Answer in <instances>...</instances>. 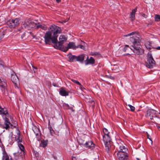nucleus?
Masks as SVG:
<instances>
[{"label":"nucleus","mask_w":160,"mask_h":160,"mask_svg":"<svg viewBox=\"0 0 160 160\" xmlns=\"http://www.w3.org/2000/svg\"><path fill=\"white\" fill-rule=\"evenodd\" d=\"M109 78L111 79H114V78L113 76H110Z\"/></svg>","instance_id":"nucleus-46"},{"label":"nucleus","mask_w":160,"mask_h":160,"mask_svg":"<svg viewBox=\"0 0 160 160\" xmlns=\"http://www.w3.org/2000/svg\"><path fill=\"white\" fill-rule=\"evenodd\" d=\"M156 49L157 50H160V47H157Z\"/></svg>","instance_id":"nucleus-49"},{"label":"nucleus","mask_w":160,"mask_h":160,"mask_svg":"<svg viewBox=\"0 0 160 160\" xmlns=\"http://www.w3.org/2000/svg\"><path fill=\"white\" fill-rule=\"evenodd\" d=\"M134 36L130 38V41L133 43V45L130 48L133 52L137 55H141L144 53V51L141 48L140 42V38L137 36Z\"/></svg>","instance_id":"nucleus-2"},{"label":"nucleus","mask_w":160,"mask_h":160,"mask_svg":"<svg viewBox=\"0 0 160 160\" xmlns=\"http://www.w3.org/2000/svg\"><path fill=\"white\" fill-rule=\"evenodd\" d=\"M69 109L71 110L72 111H74V110L73 109V108L72 107H70L69 108Z\"/></svg>","instance_id":"nucleus-45"},{"label":"nucleus","mask_w":160,"mask_h":160,"mask_svg":"<svg viewBox=\"0 0 160 160\" xmlns=\"http://www.w3.org/2000/svg\"><path fill=\"white\" fill-rule=\"evenodd\" d=\"M76 83V84H78V85H79L80 86V89H81V90H82L83 89H85L81 85V84L80 83V82L77 81L76 82V83Z\"/></svg>","instance_id":"nucleus-30"},{"label":"nucleus","mask_w":160,"mask_h":160,"mask_svg":"<svg viewBox=\"0 0 160 160\" xmlns=\"http://www.w3.org/2000/svg\"><path fill=\"white\" fill-rule=\"evenodd\" d=\"M103 139L104 142L111 141L110 135H103Z\"/></svg>","instance_id":"nucleus-16"},{"label":"nucleus","mask_w":160,"mask_h":160,"mask_svg":"<svg viewBox=\"0 0 160 160\" xmlns=\"http://www.w3.org/2000/svg\"><path fill=\"white\" fill-rule=\"evenodd\" d=\"M95 60L92 57H91L89 59H88V57H87L86 60L85 64L87 65L90 64H93L94 63Z\"/></svg>","instance_id":"nucleus-14"},{"label":"nucleus","mask_w":160,"mask_h":160,"mask_svg":"<svg viewBox=\"0 0 160 160\" xmlns=\"http://www.w3.org/2000/svg\"><path fill=\"white\" fill-rule=\"evenodd\" d=\"M105 145L106 150L107 152H108L111 148V141L104 142Z\"/></svg>","instance_id":"nucleus-18"},{"label":"nucleus","mask_w":160,"mask_h":160,"mask_svg":"<svg viewBox=\"0 0 160 160\" xmlns=\"http://www.w3.org/2000/svg\"><path fill=\"white\" fill-rule=\"evenodd\" d=\"M90 54L92 56H97L98 57H99L100 56V54L98 52H91Z\"/></svg>","instance_id":"nucleus-29"},{"label":"nucleus","mask_w":160,"mask_h":160,"mask_svg":"<svg viewBox=\"0 0 160 160\" xmlns=\"http://www.w3.org/2000/svg\"><path fill=\"white\" fill-rule=\"evenodd\" d=\"M145 46L148 49H151L150 46L148 43H146L145 44Z\"/></svg>","instance_id":"nucleus-33"},{"label":"nucleus","mask_w":160,"mask_h":160,"mask_svg":"<svg viewBox=\"0 0 160 160\" xmlns=\"http://www.w3.org/2000/svg\"><path fill=\"white\" fill-rule=\"evenodd\" d=\"M11 80L14 83L15 89H19V79L16 73L13 72L11 74Z\"/></svg>","instance_id":"nucleus-6"},{"label":"nucleus","mask_w":160,"mask_h":160,"mask_svg":"<svg viewBox=\"0 0 160 160\" xmlns=\"http://www.w3.org/2000/svg\"><path fill=\"white\" fill-rule=\"evenodd\" d=\"M128 106L129 107V108L130 109V110L132 112H134L135 111V108L133 106L131 105L130 104L128 105Z\"/></svg>","instance_id":"nucleus-31"},{"label":"nucleus","mask_w":160,"mask_h":160,"mask_svg":"<svg viewBox=\"0 0 160 160\" xmlns=\"http://www.w3.org/2000/svg\"><path fill=\"white\" fill-rule=\"evenodd\" d=\"M60 48H55L56 49H59L60 50H61L62 51L64 52H66L68 49V47H64L63 45H62L61 47H60Z\"/></svg>","instance_id":"nucleus-19"},{"label":"nucleus","mask_w":160,"mask_h":160,"mask_svg":"<svg viewBox=\"0 0 160 160\" xmlns=\"http://www.w3.org/2000/svg\"><path fill=\"white\" fill-rule=\"evenodd\" d=\"M59 90H64V89H63V88H60V89H59Z\"/></svg>","instance_id":"nucleus-53"},{"label":"nucleus","mask_w":160,"mask_h":160,"mask_svg":"<svg viewBox=\"0 0 160 160\" xmlns=\"http://www.w3.org/2000/svg\"><path fill=\"white\" fill-rule=\"evenodd\" d=\"M68 47L69 48H72L73 49H75L76 48V47L75 46V43L72 42H69L68 44Z\"/></svg>","instance_id":"nucleus-21"},{"label":"nucleus","mask_w":160,"mask_h":160,"mask_svg":"<svg viewBox=\"0 0 160 160\" xmlns=\"http://www.w3.org/2000/svg\"><path fill=\"white\" fill-rule=\"evenodd\" d=\"M158 113H157V114L155 115H154V117H154V118H159L160 119V118L159 117H158Z\"/></svg>","instance_id":"nucleus-40"},{"label":"nucleus","mask_w":160,"mask_h":160,"mask_svg":"<svg viewBox=\"0 0 160 160\" xmlns=\"http://www.w3.org/2000/svg\"><path fill=\"white\" fill-rule=\"evenodd\" d=\"M149 138L150 140H151L150 138Z\"/></svg>","instance_id":"nucleus-55"},{"label":"nucleus","mask_w":160,"mask_h":160,"mask_svg":"<svg viewBox=\"0 0 160 160\" xmlns=\"http://www.w3.org/2000/svg\"><path fill=\"white\" fill-rule=\"evenodd\" d=\"M70 62H74L76 61L77 56H72L69 57Z\"/></svg>","instance_id":"nucleus-24"},{"label":"nucleus","mask_w":160,"mask_h":160,"mask_svg":"<svg viewBox=\"0 0 160 160\" xmlns=\"http://www.w3.org/2000/svg\"><path fill=\"white\" fill-rule=\"evenodd\" d=\"M56 0L57 2L58 3H59L61 1V0Z\"/></svg>","instance_id":"nucleus-51"},{"label":"nucleus","mask_w":160,"mask_h":160,"mask_svg":"<svg viewBox=\"0 0 160 160\" xmlns=\"http://www.w3.org/2000/svg\"><path fill=\"white\" fill-rule=\"evenodd\" d=\"M118 152L125 153L127 152L128 151L127 148H126L123 145H120L119 146V148L118 150Z\"/></svg>","instance_id":"nucleus-12"},{"label":"nucleus","mask_w":160,"mask_h":160,"mask_svg":"<svg viewBox=\"0 0 160 160\" xmlns=\"http://www.w3.org/2000/svg\"><path fill=\"white\" fill-rule=\"evenodd\" d=\"M17 135L18 138H17L16 137L14 140L15 141H18V144L19 143H20L22 142V139H20V132L18 128H17Z\"/></svg>","instance_id":"nucleus-11"},{"label":"nucleus","mask_w":160,"mask_h":160,"mask_svg":"<svg viewBox=\"0 0 160 160\" xmlns=\"http://www.w3.org/2000/svg\"><path fill=\"white\" fill-rule=\"evenodd\" d=\"M53 85L54 86H55V85H54V84H53Z\"/></svg>","instance_id":"nucleus-56"},{"label":"nucleus","mask_w":160,"mask_h":160,"mask_svg":"<svg viewBox=\"0 0 160 160\" xmlns=\"http://www.w3.org/2000/svg\"><path fill=\"white\" fill-rule=\"evenodd\" d=\"M50 29L46 32L44 37L46 44H50L52 42L54 44V48L61 47L62 45L66 42L67 38L64 35H61L59 37V41H58V34L61 33V28L55 25H52Z\"/></svg>","instance_id":"nucleus-1"},{"label":"nucleus","mask_w":160,"mask_h":160,"mask_svg":"<svg viewBox=\"0 0 160 160\" xmlns=\"http://www.w3.org/2000/svg\"><path fill=\"white\" fill-rule=\"evenodd\" d=\"M32 67L33 68H34L33 66H32Z\"/></svg>","instance_id":"nucleus-57"},{"label":"nucleus","mask_w":160,"mask_h":160,"mask_svg":"<svg viewBox=\"0 0 160 160\" xmlns=\"http://www.w3.org/2000/svg\"><path fill=\"white\" fill-rule=\"evenodd\" d=\"M135 33V32H132L130 33L129 34H128V35H126V36L127 37L128 36L131 35H133Z\"/></svg>","instance_id":"nucleus-39"},{"label":"nucleus","mask_w":160,"mask_h":160,"mask_svg":"<svg viewBox=\"0 0 160 160\" xmlns=\"http://www.w3.org/2000/svg\"><path fill=\"white\" fill-rule=\"evenodd\" d=\"M72 160H77L76 158L74 156H72Z\"/></svg>","instance_id":"nucleus-43"},{"label":"nucleus","mask_w":160,"mask_h":160,"mask_svg":"<svg viewBox=\"0 0 160 160\" xmlns=\"http://www.w3.org/2000/svg\"><path fill=\"white\" fill-rule=\"evenodd\" d=\"M142 16L145 18H147V16L145 15V14L143 13L142 14Z\"/></svg>","instance_id":"nucleus-42"},{"label":"nucleus","mask_w":160,"mask_h":160,"mask_svg":"<svg viewBox=\"0 0 160 160\" xmlns=\"http://www.w3.org/2000/svg\"><path fill=\"white\" fill-rule=\"evenodd\" d=\"M83 146L86 148H88L91 149H93L95 147V145L93 142L91 141L86 142Z\"/></svg>","instance_id":"nucleus-9"},{"label":"nucleus","mask_w":160,"mask_h":160,"mask_svg":"<svg viewBox=\"0 0 160 160\" xmlns=\"http://www.w3.org/2000/svg\"><path fill=\"white\" fill-rule=\"evenodd\" d=\"M154 19L156 21L158 22L160 21V15L156 14L155 16Z\"/></svg>","instance_id":"nucleus-26"},{"label":"nucleus","mask_w":160,"mask_h":160,"mask_svg":"<svg viewBox=\"0 0 160 160\" xmlns=\"http://www.w3.org/2000/svg\"><path fill=\"white\" fill-rule=\"evenodd\" d=\"M48 127L49 126H51V125H50V120H48Z\"/></svg>","instance_id":"nucleus-48"},{"label":"nucleus","mask_w":160,"mask_h":160,"mask_svg":"<svg viewBox=\"0 0 160 160\" xmlns=\"http://www.w3.org/2000/svg\"><path fill=\"white\" fill-rule=\"evenodd\" d=\"M14 126H13L14 127V128H16V127L17 126L18 124H17V123H15L14 124Z\"/></svg>","instance_id":"nucleus-44"},{"label":"nucleus","mask_w":160,"mask_h":160,"mask_svg":"<svg viewBox=\"0 0 160 160\" xmlns=\"http://www.w3.org/2000/svg\"><path fill=\"white\" fill-rule=\"evenodd\" d=\"M48 128L49 130L50 134L51 135H52L53 134H54L55 132L54 130H53L52 127V126H49L48 127Z\"/></svg>","instance_id":"nucleus-28"},{"label":"nucleus","mask_w":160,"mask_h":160,"mask_svg":"<svg viewBox=\"0 0 160 160\" xmlns=\"http://www.w3.org/2000/svg\"><path fill=\"white\" fill-rule=\"evenodd\" d=\"M157 112L153 109H148L147 112V114L146 117H147L150 118V119L151 120H153L154 115L157 114Z\"/></svg>","instance_id":"nucleus-7"},{"label":"nucleus","mask_w":160,"mask_h":160,"mask_svg":"<svg viewBox=\"0 0 160 160\" xmlns=\"http://www.w3.org/2000/svg\"><path fill=\"white\" fill-rule=\"evenodd\" d=\"M82 140L80 139V140H79V144H80V145H83V144L82 143V142H80V140Z\"/></svg>","instance_id":"nucleus-50"},{"label":"nucleus","mask_w":160,"mask_h":160,"mask_svg":"<svg viewBox=\"0 0 160 160\" xmlns=\"http://www.w3.org/2000/svg\"><path fill=\"white\" fill-rule=\"evenodd\" d=\"M40 28L43 30H46L47 29V27L45 25H39L37 26V28Z\"/></svg>","instance_id":"nucleus-22"},{"label":"nucleus","mask_w":160,"mask_h":160,"mask_svg":"<svg viewBox=\"0 0 160 160\" xmlns=\"http://www.w3.org/2000/svg\"><path fill=\"white\" fill-rule=\"evenodd\" d=\"M20 23V19L16 18L15 19H11L7 22V24L10 28H14Z\"/></svg>","instance_id":"nucleus-5"},{"label":"nucleus","mask_w":160,"mask_h":160,"mask_svg":"<svg viewBox=\"0 0 160 160\" xmlns=\"http://www.w3.org/2000/svg\"><path fill=\"white\" fill-rule=\"evenodd\" d=\"M68 92L67 91H59V94L62 96H66L68 95Z\"/></svg>","instance_id":"nucleus-20"},{"label":"nucleus","mask_w":160,"mask_h":160,"mask_svg":"<svg viewBox=\"0 0 160 160\" xmlns=\"http://www.w3.org/2000/svg\"><path fill=\"white\" fill-rule=\"evenodd\" d=\"M129 47V46L128 45H126L125 47L124 48L123 51L124 52H126V50L127 49V48Z\"/></svg>","instance_id":"nucleus-38"},{"label":"nucleus","mask_w":160,"mask_h":160,"mask_svg":"<svg viewBox=\"0 0 160 160\" xmlns=\"http://www.w3.org/2000/svg\"><path fill=\"white\" fill-rule=\"evenodd\" d=\"M36 26V24L31 21L29 18L25 20L22 22V27L28 30H31Z\"/></svg>","instance_id":"nucleus-3"},{"label":"nucleus","mask_w":160,"mask_h":160,"mask_svg":"<svg viewBox=\"0 0 160 160\" xmlns=\"http://www.w3.org/2000/svg\"><path fill=\"white\" fill-rule=\"evenodd\" d=\"M103 132L104 133L103 135H109L110 133L108 132V130L106 128H104L103 129Z\"/></svg>","instance_id":"nucleus-25"},{"label":"nucleus","mask_w":160,"mask_h":160,"mask_svg":"<svg viewBox=\"0 0 160 160\" xmlns=\"http://www.w3.org/2000/svg\"><path fill=\"white\" fill-rule=\"evenodd\" d=\"M18 146L22 151L24 152L25 148L23 145L21 143H19Z\"/></svg>","instance_id":"nucleus-27"},{"label":"nucleus","mask_w":160,"mask_h":160,"mask_svg":"<svg viewBox=\"0 0 160 160\" xmlns=\"http://www.w3.org/2000/svg\"><path fill=\"white\" fill-rule=\"evenodd\" d=\"M5 157H6L5 160H13L11 158L10 160L9 159V157L7 153H6V156H5Z\"/></svg>","instance_id":"nucleus-37"},{"label":"nucleus","mask_w":160,"mask_h":160,"mask_svg":"<svg viewBox=\"0 0 160 160\" xmlns=\"http://www.w3.org/2000/svg\"><path fill=\"white\" fill-rule=\"evenodd\" d=\"M119 160H127L128 159V154L127 152H118L117 153Z\"/></svg>","instance_id":"nucleus-8"},{"label":"nucleus","mask_w":160,"mask_h":160,"mask_svg":"<svg viewBox=\"0 0 160 160\" xmlns=\"http://www.w3.org/2000/svg\"><path fill=\"white\" fill-rule=\"evenodd\" d=\"M48 144V140L45 141L44 140H43L41 141V146L43 147H45Z\"/></svg>","instance_id":"nucleus-23"},{"label":"nucleus","mask_w":160,"mask_h":160,"mask_svg":"<svg viewBox=\"0 0 160 160\" xmlns=\"http://www.w3.org/2000/svg\"><path fill=\"white\" fill-rule=\"evenodd\" d=\"M85 57V55L84 54L81 55L77 57L76 61L80 62H82L84 60V57Z\"/></svg>","instance_id":"nucleus-17"},{"label":"nucleus","mask_w":160,"mask_h":160,"mask_svg":"<svg viewBox=\"0 0 160 160\" xmlns=\"http://www.w3.org/2000/svg\"><path fill=\"white\" fill-rule=\"evenodd\" d=\"M155 62L154 60L152 55L150 53H148L147 59V67L149 68H152L155 66Z\"/></svg>","instance_id":"nucleus-4"},{"label":"nucleus","mask_w":160,"mask_h":160,"mask_svg":"<svg viewBox=\"0 0 160 160\" xmlns=\"http://www.w3.org/2000/svg\"><path fill=\"white\" fill-rule=\"evenodd\" d=\"M77 48H80L82 49H84V47L82 45L79 44L76 47Z\"/></svg>","instance_id":"nucleus-32"},{"label":"nucleus","mask_w":160,"mask_h":160,"mask_svg":"<svg viewBox=\"0 0 160 160\" xmlns=\"http://www.w3.org/2000/svg\"><path fill=\"white\" fill-rule=\"evenodd\" d=\"M33 130L36 134L37 138H39L40 135L41 133L39 129L36 126L33 128Z\"/></svg>","instance_id":"nucleus-13"},{"label":"nucleus","mask_w":160,"mask_h":160,"mask_svg":"<svg viewBox=\"0 0 160 160\" xmlns=\"http://www.w3.org/2000/svg\"><path fill=\"white\" fill-rule=\"evenodd\" d=\"M4 35L3 32L0 31V40L3 38Z\"/></svg>","instance_id":"nucleus-35"},{"label":"nucleus","mask_w":160,"mask_h":160,"mask_svg":"<svg viewBox=\"0 0 160 160\" xmlns=\"http://www.w3.org/2000/svg\"><path fill=\"white\" fill-rule=\"evenodd\" d=\"M0 88L1 89L5 90L7 89V84L6 80L0 78Z\"/></svg>","instance_id":"nucleus-10"},{"label":"nucleus","mask_w":160,"mask_h":160,"mask_svg":"<svg viewBox=\"0 0 160 160\" xmlns=\"http://www.w3.org/2000/svg\"><path fill=\"white\" fill-rule=\"evenodd\" d=\"M152 122L153 123H154V124H156L157 127L158 128V130L160 131V125L159 124H158L155 121H152Z\"/></svg>","instance_id":"nucleus-34"},{"label":"nucleus","mask_w":160,"mask_h":160,"mask_svg":"<svg viewBox=\"0 0 160 160\" xmlns=\"http://www.w3.org/2000/svg\"><path fill=\"white\" fill-rule=\"evenodd\" d=\"M65 106L66 107L68 108V109H69V108L70 107L69 105L68 104H65Z\"/></svg>","instance_id":"nucleus-41"},{"label":"nucleus","mask_w":160,"mask_h":160,"mask_svg":"<svg viewBox=\"0 0 160 160\" xmlns=\"http://www.w3.org/2000/svg\"><path fill=\"white\" fill-rule=\"evenodd\" d=\"M137 7H136L135 9L132 10V12L130 13V18L132 21H133L135 19V15L137 11Z\"/></svg>","instance_id":"nucleus-15"},{"label":"nucleus","mask_w":160,"mask_h":160,"mask_svg":"<svg viewBox=\"0 0 160 160\" xmlns=\"http://www.w3.org/2000/svg\"><path fill=\"white\" fill-rule=\"evenodd\" d=\"M25 35V34H23V35H22V36H21V37H22V38H23V37H24V36Z\"/></svg>","instance_id":"nucleus-52"},{"label":"nucleus","mask_w":160,"mask_h":160,"mask_svg":"<svg viewBox=\"0 0 160 160\" xmlns=\"http://www.w3.org/2000/svg\"><path fill=\"white\" fill-rule=\"evenodd\" d=\"M137 160H140V159H139V158H137Z\"/></svg>","instance_id":"nucleus-54"},{"label":"nucleus","mask_w":160,"mask_h":160,"mask_svg":"<svg viewBox=\"0 0 160 160\" xmlns=\"http://www.w3.org/2000/svg\"><path fill=\"white\" fill-rule=\"evenodd\" d=\"M71 80L74 83H75L76 82L77 80H75L73 79H72Z\"/></svg>","instance_id":"nucleus-47"},{"label":"nucleus","mask_w":160,"mask_h":160,"mask_svg":"<svg viewBox=\"0 0 160 160\" xmlns=\"http://www.w3.org/2000/svg\"><path fill=\"white\" fill-rule=\"evenodd\" d=\"M13 133L12 132H11L10 133V134L9 136V139H11V140L12 141H13L12 140V136H13Z\"/></svg>","instance_id":"nucleus-36"}]
</instances>
